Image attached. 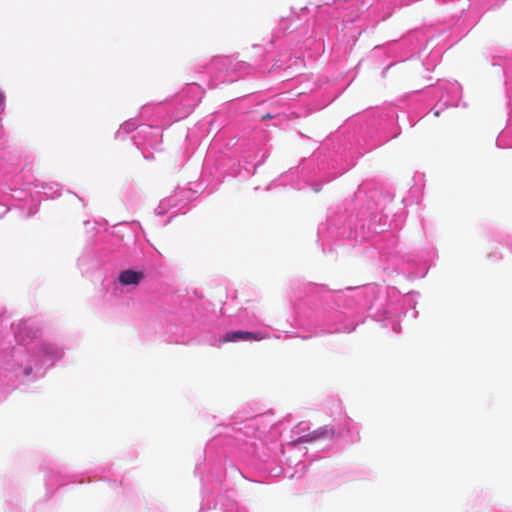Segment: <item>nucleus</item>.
I'll use <instances>...</instances> for the list:
<instances>
[{
    "label": "nucleus",
    "instance_id": "2",
    "mask_svg": "<svg viewBox=\"0 0 512 512\" xmlns=\"http://www.w3.org/2000/svg\"><path fill=\"white\" fill-rule=\"evenodd\" d=\"M334 435V431L332 428L328 427H320L310 433L303 435L299 438V442H312L321 438L332 437Z\"/></svg>",
    "mask_w": 512,
    "mask_h": 512
},
{
    "label": "nucleus",
    "instance_id": "5",
    "mask_svg": "<svg viewBox=\"0 0 512 512\" xmlns=\"http://www.w3.org/2000/svg\"><path fill=\"white\" fill-rule=\"evenodd\" d=\"M3 100H4V95H3L2 91L0 90V105L2 104Z\"/></svg>",
    "mask_w": 512,
    "mask_h": 512
},
{
    "label": "nucleus",
    "instance_id": "6",
    "mask_svg": "<svg viewBox=\"0 0 512 512\" xmlns=\"http://www.w3.org/2000/svg\"><path fill=\"white\" fill-rule=\"evenodd\" d=\"M434 115H435V116H439V111H436V112L434 113Z\"/></svg>",
    "mask_w": 512,
    "mask_h": 512
},
{
    "label": "nucleus",
    "instance_id": "1",
    "mask_svg": "<svg viewBox=\"0 0 512 512\" xmlns=\"http://www.w3.org/2000/svg\"><path fill=\"white\" fill-rule=\"evenodd\" d=\"M268 335L263 334L261 332H249V331H232L225 334L223 337V342H235L239 340L243 341H261L268 339Z\"/></svg>",
    "mask_w": 512,
    "mask_h": 512
},
{
    "label": "nucleus",
    "instance_id": "3",
    "mask_svg": "<svg viewBox=\"0 0 512 512\" xmlns=\"http://www.w3.org/2000/svg\"><path fill=\"white\" fill-rule=\"evenodd\" d=\"M143 278L144 275L142 272H137L134 270H125L120 273L119 282L125 286L138 285Z\"/></svg>",
    "mask_w": 512,
    "mask_h": 512
},
{
    "label": "nucleus",
    "instance_id": "4",
    "mask_svg": "<svg viewBox=\"0 0 512 512\" xmlns=\"http://www.w3.org/2000/svg\"><path fill=\"white\" fill-rule=\"evenodd\" d=\"M272 118H273V116L271 114H269V113L262 116V120H269V119H272Z\"/></svg>",
    "mask_w": 512,
    "mask_h": 512
}]
</instances>
